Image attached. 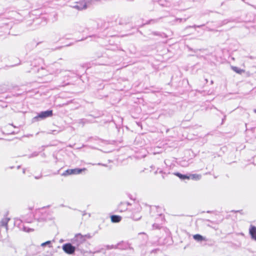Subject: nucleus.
<instances>
[{"label": "nucleus", "mask_w": 256, "mask_h": 256, "mask_svg": "<svg viewBox=\"0 0 256 256\" xmlns=\"http://www.w3.org/2000/svg\"><path fill=\"white\" fill-rule=\"evenodd\" d=\"M189 180L192 179L194 180H199L201 178V176L200 174H191L190 176H188Z\"/></svg>", "instance_id": "6e6552de"}, {"label": "nucleus", "mask_w": 256, "mask_h": 256, "mask_svg": "<svg viewBox=\"0 0 256 256\" xmlns=\"http://www.w3.org/2000/svg\"><path fill=\"white\" fill-rule=\"evenodd\" d=\"M128 204L120 202L118 206L117 211L119 212H123L127 210Z\"/></svg>", "instance_id": "39448f33"}, {"label": "nucleus", "mask_w": 256, "mask_h": 256, "mask_svg": "<svg viewBox=\"0 0 256 256\" xmlns=\"http://www.w3.org/2000/svg\"><path fill=\"white\" fill-rule=\"evenodd\" d=\"M52 116V110H49L44 112H42L40 114H39L36 118H40L41 119H43L48 117H50Z\"/></svg>", "instance_id": "7ed1b4c3"}, {"label": "nucleus", "mask_w": 256, "mask_h": 256, "mask_svg": "<svg viewBox=\"0 0 256 256\" xmlns=\"http://www.w3.org/2000/svg\"><path fill=\"white\" fill-rule=\"evenodd\" d=\"M122 219V217L118 215H112L110 216L111 221L114 223L120 222Z\"/></svg>", "instance_id": "423d86ee"}, {"label": "nucleus", "mask_w": 256, "mask_h": 256, "mask_svg": "<svg viewBox=\"0 0 256 256\" xmlns=\"http://www.w3.org/2000/svg\"><path fill=\"white\" fill-rule=\"evenodd\" d=\"M62 249L64 251L69 254H73L76 250L74 246L70 243L66 244L63 245Z\"/></svg>", "instance_id": "f03ea898"}, {"label": "nucleus", "mask_w": 256, "mask_h": 256, "mask_svg": "<svg viewBox=\"0 0 256 256\" xmlns=\"http://www.w3.org/2000/svg\"><path fill=\"white\" fill-rule=\"evenodd\" d=\"M254 112L256 114V109L254 110Z\"/></svg>", "instance_id": "ddd939ff"}, {"label": "nucleus", "mask_w": 256, "mask_h": 256, "mask_svg": "<svg viewBox=\"0 0 256 256\" xmlns=\"http://www.w3.org/2000/svg\"><path fill=\"white\" fill-rule=\"evenodd\" d=\"M232 69L234 72H236L238 74H242V73L244 72V70L240 69L236 66H233L232 68Z\"/></svg>", "instance_id": "9b49d317"}, {"label": "nucleus", "mask_w": 256, "mask_h": 256, "mask_svg": "<svg viewBox=\"0 0 256 256\" xmlns=\"http://www.w3.org/2000/svg\"><path fill=\"white\" fill-rule=\"evenodd\" d=\"M250 233L252 238L256 240V227L251 226L250 229Z\"/></svg>", "instance_id": "0eeeda50"}, {"label": "nucleus", "mask_w": 256, "mask_h": 256, "mask_svg": "<svg viewBox=\"0 0 256 256\" xmlns=\"http://www.w3.org/2000/svg\"><path fill=\"white\" fill-rule=\"evenodd\" d=\"M174 174L175 176H178L180 179H182V180H184V179L189 180L188 176L182 174H180L179 172H175V173H174Z\"/></svg>", "instance_id": "9d476101"}, {"label": "nucleus", "mask_w": 256, "mask_h": 256, "mask_svg": "<svg viewBox=\"0 0 256 256\" xmlns=\"http://www.w3.org/2000/svg\"><path fill=\"white\" fill-rule=\"evenodd\" d=\"M74 7L78 10H82L86 8V4L84 0H80L76 2Z\"/></svg>", "instance_id": "20e7f679"}, {"label": "nucleus", "mask_w": 256, "mask_h": 256, "mask_svg": "<svg viewBox=\"0 0 256 256\" xmlns=\"http://www.w3.org/2000/svg\"><path fill=\"white\" fill-rule=\"evenodd\" d=\"M194 238L197 241L201 242L205 240V238L199 234H194L193 236Z\"/></svg>", "instance_id": "1a4fd4ad"}, {"label": "nucleus", "mask_w": 256, "mask_h": 256, "mask_svg": "<svg viewBox=\"0 0 256 256\" xmlns=\"http://www.w3.org/2000/svg\"><path fill=\"white\" fill-rule=\"evenodd\" d=\"M50 241H47V242H44L42 243V244H41V246H46V244H50Z\"/></svg>", "instance_id": "f8f14e48"}, {"label": "nucleus", "mask_w": 256, "mask_h": 256, "mask_svg": "<svg viewBox=\"0 0 256 256\" xmlns=\"http://www.w3.org/2000/svg\"><path fill=\"white\" fill-rule=\"evenodd\" d=\"M86 170V168H74V169H68L65 170L62 174V176H66L72 174H80L84 171Z\"/></svg>", "instance_id": "f257e3e1"}]
</instances>
